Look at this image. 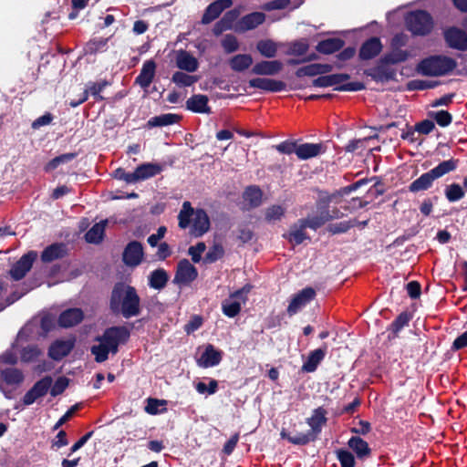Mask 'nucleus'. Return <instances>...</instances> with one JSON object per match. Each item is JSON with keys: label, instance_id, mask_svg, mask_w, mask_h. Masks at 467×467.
Instances as JSON below:
<instances>
[{"label": "nucleus", "instance_id": "obj_15", "mask_svg": "<svg viewBox=\"0 0 467 467\" xmlns=\"http://www.w3.org/2000/svg\"><path fill=\"white\" fill-rule=\"evenodd\" d=\"M389 64H383L379 61V64L373 67L364 70L367 77H370L376 82L385 83L394 80L396 78V70L388 67Z\"/></svg>", "mask_w": 467, "mask_h": 467}, {"label": "nucleus", "instance_id": "obj_40", "mask_svg": "<svg viewBox=\"0 0 467 467\" xmlns=\"http://www.w3.org/2000/svg\"><path fill=\"white\" fill-rule=\"evenodd\" d=\"M265 20V15L262 12H253L241 18L240 25L244 31L256 28Z\"/></svg>", "mask_w": 467, "mask_h": 467}, {"label": "nucleus", "instance_id": "obj_60", "mask_svg": "<svg viewBox=\"0 0 467 467\" xmlns=\"http://www.w3.org/2000/svg\"><path fill=\"white\" fill-rule=\"evenodd\" d=\"M68 383L69 379L67 377L61 376L57 378L55 383L53 385L51 384V388L49 389L50 395L52 397L61 395L67 388Z\"/></svg>", "mask_w": 467, "mask_h": 467}, {"label": "nucleus", "instance_id": "obj_31", "mask_svg": "<svg viewBox=\"0 0 467 467\" xmlns=\"http://www.w3.org/2000/svg\"><path fill=\"white\" fill-rule=\"evenodd\" d=\"M327 351V344L322 348L311 351L307 357L306 361L304 362L301 370L303 372L311 373L317 370L318 365L325 358Z\"/></svg>", "mask_w": 467, "mask_h": 467}, {"label": "nucleus", "instance_id": "obj_55", "mask_svg": "<svg viewBox=\"0 0 467 467\" xmlns=\"http://www.w3.org/2000/svg\"><path fill=\"white\" fill-rule=\"evenodd\" d=\"M285 209L281 205H272L265 212V220L268 223L281 221L285 216Z\"/></svg>", "mask_w": 467, "mask_h": 467}, {"label": "nucleus", "instance_id": "obj_22", "mask_svg": "<svg viewBox=\"0 0 467 467\" xmlns=\"http://www.w3.org/2000/svg\"><path fill=\"white\" fill-rule=\"evenodd\" d=\"M223 359V351L216 349L212 344H208L200 358L197 359V364L201 368L215 367L221 363Z\"/></svg>", "mask_w": 467, "mask_h": 467}, {"label": "nucleus", "instance_id": "obj_25", "mask_svg": "<svg viewBox=\"0 0 467 467\" xmlns=\"http://www.w3.org/2000/svg\"><path fill=\"white\" fill-rule=\"evenodd\" d=\"M163 166L159 163L146 162L139 165L133 171L134 183L150 179L160 174Z\"/></svg>", "mask_w": 467, "mask_h": 467}, {"label": "nucleus", "instance_id": "obj_4", "mask_svg": "<svg viewBox=\"0 0 467 467\" xmlns=\"http://www.w3.org/2000/svg\"><path fill=\"white\" fill-rule=\"evenodd\" d=\"M460 163L459 159L451 158L440 162L437 166L427 172L422 173L409 185V191L416 193L431 189L434 181L454 171Z\"/></svg>", "mask_w": 467, "mask_h": 467}, {"label": "nucleus", "instance_id": "obj_43", "mask_svg": "<svg viewBox=\"0 0 467 467\" xmlns=\"http://www.w3.org/2000/svg\"><path fill=\"white\" fill-rule=\"evenodd\" d=\"M256 49L261 56L266 58H273L277 54L278 46L272 39H262L256 43Z\"/></svg>", "mask_w": 467, "mask_h": 467}, {"label": "nucleus", "instance_id": "obj_7", "mask_svg": "<svg viewBox=\"0 0 467 467\" xmlns=\"http://www.w3.org/2000/svg\"><path fill=\"white\" fill-rule=\"evenodd\" d=\"M407 29L414 36L429 35L434 26L433 18L426 10H415L405 16Z\"/></svg>", "mask_w": 467, "mask_h": 467}, {"label": "nucleus", "instance_id": "obj_48", "mask_svg": "<svg viewBox=\"0 0 467 467\" xmlns=\"http://www.w3.org/2000/svg\"><path fill=\"white\" fill-rule=\"evenodd\" d=\"M464 194L462 187L456 182L446 185L444 189V195L450 202L460 201L464 197Z\"/></svg>", "mask_w": 467, "mask_h": 467}, {"label": "nucleus", "instance_id": "obj_38", "mask_svg": "<svg viewBox=\"0 0 467 467\" xmlns=\"http://www.w3.org/2000/svg\"><path fill=\"white\" fill-rule=\"evenodd\" d=\"M169 281V275L163 268H158L150 273L148 285L155 290L163 289Z\"/></svg>", "mask_w": 467, "mask_h": 467}, {"label": "nucleus", "instance_id": "obj_37", "mask_svg": "<svg viewBox=\"0 0 467 467\" xmlns=\"http://www.w3.org/2000/svg\"><path fill=\"white\" fill-rule=\"evenodd\" d=\"M345 45V41L338 37L321 40L317 43L316 50L321 54L330 55L339 51Z\"/></svg>", "mask_w": 467, "mask_h": 467}, {"label": "nucleus", "instance_id": "obj_2", "mask_svg": "<svg viewBox=\"0 0 467 467\" xmlns=\"http://www.w3.org/2000/svg\"><path fill=\"white\" fill-rule=\"evenodd\" d=\"M130 337V330L125 326H113L106 328L101 336L95 340L99 345L90 348V352L95 357V361L102 363L109 358V354H117L119 345H125Z\"/></svg>", "mask_w": 467, "mask_h": 467}, {"label": "nucleus", "instance_id": "obj_54", "mask_svg": "<svg viewBox=\"0 0 467 467\" xmlns=\"http://www.w3.org/2000/svg\"><path fill=\"white\" fill-rule=\"evenodd\" d=\"M77 155H78V153H76V152H68V153H64L59 156H57L48 161V163L45 167V170H46V171H54L60 164L67 163V162L73 161L77 157Z\"/></svg>", "mask_w": 467, "mask_h": 467}, {"label": "nucleus", "instance_id": "obj_5", "mask_svg": "<svg viewBox=\"0 0 467 467\" xmlns=\"http://www.w3.org/2000/svg\"><path fill=\"white\" fill-rule=\"evenodd\" d=\"M457 67V61L445 55H431L422 58L416 66L418 74L424 77H443Z\"/></svg>", "mask_w": 467, "mask_h": 467}, {"label": "nucleus", "instance_id": "obj_44", "mask_svg": "<svg viewBox=\"0 0 467 467\" xmlns=\"http://www.w3.org/2000/svg\"><path fill=\"white\" fill-rule=\"evenodd\" d=\"M195 210L192 208L190 202L185 201L182 203V208L178 214V225L181 229H186L191 223V218L194 215Z\"/></svg>", "mask_w": 467, "mask_h": 467}, {"label": "nucleus", "instance_id": "obj_23", "mask_svg": "<svg viewBox=\"0 0 467 467\" xmlns=\"http://www.w3.org/2000/svg\"><path fill=\"white\" fill-rule=\"evenodd\" d=\"M249 87L268 92H280L285 89L286 85L282 80L265 78H255L248 81Z\"/></svg>", "mask_w": 467, "mask_h": 467}, {"label": "nucleus", "instance_id": "obj_30", "mask_svg": "<svg viewBox=\"0 0 467 467\" xmlns=\"http://www.w3.org/2000/svg\"><path fill=\"white\" fill-rule=\"evenodd\" d=\"M155 71L156 63L152 59L145 61L140 74L135 78V83L142 88H147L155 77Z\"/></svg>", "mask_w": 467, "mask_h": 467}, {"label": "nucleus", "instance_id": "obj_64", "mask_svg": "<svg viewBox=\"0 0 467 467\" xmlns=\"http://www.w3.org/2000/svg\"><path fill=\"white\" fill-rule=\"evenodd\" d=\"M206 245L203 242H199L195 245L191 246L188 254L192 256L193 263H199L202 259V254L205 251Z\"/></svg>", "mask_w": 467, "mask_h": 467}, {"label": "nucleus", "instance_id": "obj_17", "mask_svg": "<svg viewBox=\"0 0 467 467\" xmlns=\"http://www.w3.org/2000/svg\"><path fill=\"white\" fill-rule=\"evenodd\" d=\"M210 228L211 221L206 211L202 208L196 209L190 231L191 234L194 237H202Z\"/></svg>", "mask_w": 467, "mask_h": 467}, {"label": "nucleus", "instance_id": "obj_1", "mask_svg": "<svg viewBox=\"0 0 467 467\" xmlns=\"http://www.w3.org/2000/svg\"><path fill=\"white\" fill-rule=\"evenodd\" d=\"M109 309L112 314L121 315L127 319L139 316L141 307L136 288L121 282L116 283L109 296Z\"/></svg>", "mask_w": 467, "mask_h": 467}, {"label": "nucleus", "instance_id": "obj_8", "mask_svg": "<svg viewBox=\"0 0 467 467\" xmlns=\"http://www.w3.org/2000/svg\"><path fill=\"white\" fill-rule=\"evenodd\" d=\"M198 277L197 268L188 259L178 262L173 283L180 287L190 285Z\"/></svg>", "mask_w": 467, "mask_h": 467}, {"label": "nucleus", "instance_id": "obj_9", "mask_svg": "<svg viewBox=\"0 0 467 467\" xmlns=\"http://www.w3.org/2000/svg\"><path fill=\"white\" fill-rule=\"evenodd\" d=\"M37 258V253L36 251H29L23 254L21 258L16 262L11 269L9 270L10 276L15 281L23 279L26 274L31 270L34 262Z\"/></svg>", "mask_w": 467, "mask_h": 467}, {"label": "nucleus", "instance_id": "obj_50", "mask_svg": "<svg viewBox=\"0 0 467 467\" xmlns=\"http://www.w3.org/2000/svg\"><path fill=\"white\" fill-rule=\"evenodd\" d=\"M357 223L356 219H351L348 221H343L336 223H330L327 227V231L331 234H345L348 232L351 228L355 227Z\"/></svg>", "mask_w": 467, "mask_h": 467}, {"label": "nucleus", "instance_id": "obj_34", "mask_svg": "<svg viewBox=\"0 0 467 467\" xmlns=\"http://www.w3.org/2000/svg\"><path fill=\"white\" fill-rule=\"evenodd\" d=\"M398 39V36H396L391 43L392 50L389 53L384 54L380 57V62L383 64L395 65L401 62H405L409 57L410 53L407 50H402L399 47H395V42Z\"/></svg>", "mask_w": 467, "mask_h": 467}, {"label": "nucleus", "instance_id": "obj_32", "mask_svg": "<svg viewBox=\"0 0 467 467\" xmlns=\"http://www.w3.org/2000/svg\"><path fill=\"white\" fill-rule=\"evenodd\" d=\"M176 66L181 70L192 73L198 69L199 62L191 53L181 49L176 55Z\"/></svg>", "mask_w": 467, "mask_h": 467}, {"label": "nucleus", "instance_id": "obj_42", "mask_svg": "<svg viewBox=\"0 0 467 467\" xmlns=\"http://www.w3.org/2000/svg\"><path fill=\"white\" fill-rule=\"evenodd\" d=\"M253 61L251 55L238 54L230 58L229 66L235 72H243L252 66Z\"/></svg>", "mask_w": 467, "mask_h": 467}, {"label": "nucleus", "instance_id": "obj_20", "mask_svg": "<svg viewBox=\"0 0 467 467\" xmlns=\"http://www.w3.org/2000/svg\"><path fill=\"white\" fill-rule=\"evenodd\" d=\"M233 5L232 0H216L211 3L202 17V24L208 25L217 19L220 15Z\"/></svg>", "mask_w": 467, "mask_h": 467}, {"label": "nucleus", "instance_id": "obj_10", "mask_svg": "<svg viewBox=\"0 0 467 467\" xmlns=\"http://www.w3.org/2000/svg\"><path fill=\"white\" fill-rule=\"evenodd\" d=\"M53 379L51 376H45L37 380L33 387L28 389L23 397V403L26 406L33 404L37 399L47 395L51 388Z\"/></svg>", "mask_w": 467, "mask_h": 467}, {"label": "nucleus", "instance_id": "obj_51", "mask_svg": "<svg viewBox=\"0 0 467 467\" xmlns=\"http://www.w3.org/2000/svg\"><path fill=\"white\" fill-rule=\"evenodd\" d=\"M335 453L341 467L356 466V457L350 451L341 448L336 450Z\"/></svg>", "mask_w": 467, "mask_h": 467}, {"label": "nucleus", "instance_id": "obj_26", "mask_svg": "<svg viewBox=\"0 0 467 467\" xmlns=\"http://www.w3.org/2000/svg\"><path fill=\"white\" fill-rule=\"evenodd\" d=\"M382 47L380 39L377 36H372L361 45L358 57L361 60L372 59L381 52Z\"/></svg>", "mask_w": 467, "mask_h": 467}, {"label": "nucleus", "instance_id": "obj_28", "mask_svg": "<svg viewBox=\"0 0 467 467\" xmlns=\"http://www.w3.org/2000/svg\"><path fill=\"white\" fill-rule=\"evenodd\" d=\"M283 68V63L279 60H262L252 67L251 72L259 76H275Z\"/></svg>", "mask_w": 467, "mask_h": 467}, {"label": "nucleus", "instance_id": "obj_53", "mask_svg": "<svg viewBox=\"0 0 467 467\" xmlns=\"http://www.w3.org/2000/svg\"><path fill=\"white\" fill-rule=\"evenodd\" d=\"M309 49V45L306 39H299L293 41L289 44L286 55L289 56H303L306 54Z\"/></svg>", "mask_w": 467, "mask_h": 467}, {"label": "nucleus", "instance_id": "obj_59", "mask_svg": "<svg viewBox=\"0 0 467 467\" xmlns=\"http://www.w3.org/2000/svg\"><path fill=\"white\" fill-rule=\"evenodd\" d=\"M222 47L226 54H231L239 49V43L235 36L227 34L222 40Z\"/></svg>", "mask_w": 467, "mask_h": 467}, {"label": "nucleus", "instance_id": "obj_41", "mask_svg": "<svg viewBox=\"0 0 467 467\" xmlns=\"http://www.w3.org/2000/svg\"><path fill=\"white\" fill-rule=\"evenodd\" d=\"M108 221L102 220L95 223L86 234L85 240L88 244H99L103 240Z\"/></svg>", "mask_w": 467, "mask_h": 467}, {"label": "nucleus", "instance_id": "obj_57", "mask_svg": "<svg viewBox=\"0 0 467 467\" xmlns=\"http://www.w3.org/2000/svg\"><path fill=\"white\" fill-rule=\"evenodd\" d=\"M222 311L226 317H234L241 312V304L226 299L222 303Z\"/></svg>", "mask_w": 467, "mask_h": 467}, {"label": "nucleus", "instance_id": "obj_6", "mask_svg": "<svg viewBox=\"0 0 467 467\" xmlns=\"http://www.w3.org/2000/svg\"><path fill=\"white\" fill-rule=\"evenodd\" d=\"M350 78L347 73H337L331 75L320 76L312 81V86L318 88H327L335 86L337 91H360L365 89L362 82L355 81L344 83Z\"/></svg>", "mask_w": 467, "mask_h": 467}, {"label": "nucleus", "instance_id": "obj_16", "mask_svg": "<svg viewBox=\"0 0 467 467\" xmlns=\"http://www.w3.org/2000/svg\"><path fill=\"white\" fill-rule=\"evenodd\" d=\"M75 347V338L57 339L48 348V357L59 361L67 357Z\"/></svg>", "mask_w": 467, "mask_h": 467}, {"label": "nucleus", "instance_id": "obj_11", "mask_svg": "<svg viewBox=\"0 0 467 467\" xmlns=\"http://www.w3.org/2000/svg\"><path fill=\"white\" fill-rule=\"evenodd\" d=\"M443 36L449 47L460 51L467 50V34L462 29L451 26L443 32Z\"/></svg>", "mask_w": 467, "mask_h": 467}, {"label": "nucleus", "instance_id": "obj_62", "mask_svg": "<svg viewBox=\"0 0 467 467\" xmlns=\"http://www.w3.org/2000/svg\"><path fill=\"white\" fill-rule=\"evenodd\" d=\"M297 142L296 140H285L275 146V149L283 154L296 153L297 150Z\"/></svg>", "mask_w": 467, "mask_h": 467}, {"label": "nucleus", "instance_id": "obj_63", "mask_svg": "<svg viewBox=\"0 0 467 467\" xmlns=\"http://www.w3.org/2000/svg\"><path fill=\"white\" fill-rule=\"evenodd\" d=\"M433 118L437 124L443 128L449 126L452 121L451 114L446 110H439L433 113Z\"/></svg>", "mask_w": 467, "mask_h": 467}, {"label": "nucleus", "instance_id": "obj_33", "mask_svg": "<svg viewBox=\"0 0 467 467\" xmlns=\"http://www.w3.org/2000/svg\"><path fill=\"white\" fill-rule=\"evenodd\" d=\"M209 99L203 94H194L186 101V109L194 113H211Z\"/></svg>", "mask_w": 467, "mask_h": 467}, {"label": "nucleus", "instance_id": "obj_39", "mask_svg": "<svg viewBox=\"0 0 467 467\" xmlns=\"http://www.w3.org/2000/svg\"><path fill=\"white\" fill-rule=\"evenodd\" d=\"M182 119V116L173 113H165L150 118L147 121V128L164 127L178 123Z\"/></svg>", "mask_w": 467, "mask_h": 467}, {"label": "nucleus", "instance_id": "obj_56", "mask_svg": "<svg viewBox=\"0 0 467 467\" xmlns=\"http://www.w3.org/2000/svg\"><path fill=\"white\" fill-rule=\"evenodd\" d=\"M378 138V135L375 134L373 136H368L362 139H354L348 141V143L344 147L345 152L353 153L358 150H364L366 148V142Z\"/></svg>", "mask_w": 467, "mask_h": 467}, {"label": "nucleus", "instance_id": "obj_45", "mask_svg": "<svg viewBox=\"0 0 467 467\" xmlns=\"http://www.w3.org/2000/svg\"><path fill=\"white\" fill-rule=\"evenodd\" d=\"M43 354L37 345H27L20 351V358L24 363L35 362Z\"/></svg>", "mask_w": 467, "mask_h": 467}, {"label": "nucleus", "instance_id": "obj_29", "mask_svg": "<svg viewBox=\"0 0 467 467\" xmlns=\"http://www.w3.org/2000/svg\"><path fill=\"white\" fill-rule=\"evenodd\" d=\"M327 150V146L320 143H302L298 144L296 156L299 160H308L317 157Z\"/></svg>", "mask_w": 467, "mask_h": 467}, {"label": "nucleus", "instance_id": "obj_46", "mask_svg": "<svg viewBox=\"0 0 467 467\" xmlns=\"http://www.w3.org/2000/svg\"><path fill=\"white\" fill-rule=\"evenodd\" d=\"M4 381L8 385H17L24 380L22 371L16 368H7L1 371Z\"/></svg>", "mask_w": 467, "mask_h": 467}, {"label": "nucleus", "instance_id": "obj_27", "mask_svg": "<svg viewBox=\"0 0 467 467\" xmlns=\"http://www.w3.org/2000/svg\"><path fill=\"white\" fill-rule=\"evenodd\" d=\"M67 255V246L64 243H54L47 246L41 253V261L43 263H51L55 260L62 259Z\"/></svg>", "mask_w": 467, "mask_h": 467}, {"label": "nucleus", "instance_id": "obj_19", "mask_svg": "<svg viewBox=\"0 0 467 467\" xmlns=\"http://www.w3.org/2000/svg\"><path fill=\"white\" fill-rule=\"evenodd\" d=\"M347 445L358 461H366L372 455V450L369 444L359 436L350 437Z\"/></svg>", "mask_w": 467, "mask_h": 467}, {"label": "nucleus", "instance_id": "obj_49", "mask_svg": "<svg viewBox=\"0 0 467 467\" xmlns=\"http://www.w3.org/2000/svg\"><path fill=\"white\" fill-rule=\"evenodd\" d=\"M439 85H440V81H437V80L413 79V80H410L407 83L406 88L409 91L425 90V89L434 88Z\"/></svg>", "mask_w": 467, "mask_h": 467}, {"label": "nucleus", "instance_id": "obj_58", "mask_svg": "<svg viewBox=\"0 0 467 467\" xmlns=\"http://www.w3.org/2000/svg\"><path fill=\"white\" fill-rule=\"evenodd\" d=\"M224 254L223 247L221 244H213L204 256V262L213 264L221 259Z\"/></svg>", "mask_w": 467, "mask_h": 467}, {"label": "nucleus", "instance_id": "obj_36", "mask_svg": "<svg viewBox=\"0 0 467 467\" xmlns=\"http://www.w3.org/2000/svg\"><path fill=\"white\" fill-rule=\"evenodd\" d=\"M243 199L248 209L257 208L262 204L263 192L258 186L250 185L244 189Z\"/></svg>", "mask_w": 467, "mask_h": 467}, {"label": "nucleus", "instance_id": "obj_61", "mask_svg": "<svg viewBox=\"0 0 467 467\" xmlns=\"http://www.w3.org/2000/svg\"><path fill=\"white\" fill-rule=\"evenodd\" d=\"M203 324V318L200 315H193L191 319L184 325V331L187 335L198 330Z\"/></svg>", "mask_w": 467, "mask_h": 467}, {"label": "nucleus", "instance_id": "obj_52", "mask_svg": "<svg viewBox=\"0 0 467 467\" xmlns=\"http://www.w3.org/2000/svg\"><path fill=\"white\" fill-rule=\"evenodd\" d=\"M171 81L178 87H191L198 81V78L182 71H176L171 77Z\"/></svg>", "mask_w": 467, "mask_h": 467}, {"label": "nucleus", "instance_id": "obj_35", "mask_svg": "<svg viewBox=\"0 0 467 467\" xmlns=\"http://www.w3.org/2000/svg\"><path fill=\"white\" fill-rule=\"evenodd\" d=\"M413 316L410 312L403 311L401 312L389 325L388 327V331L391 334L389 335V338H396L399 337L400 332L405 327L409 326L410 321L412 319Z\"/></svg>", "mask_w": 467, "mask_h": 467}, {"label": "nucleus", "instance_id": "obj_3", "mask_svg": "<svg viewBox=\"0 0 467 467\" xmlns=\"http://www.w3.org/2000/svg\"><path fill=\"white\" fill-rule=\"evenodd\" d=\"M327 410L320 406L313 410L311 416L306 420V424L310 427L307 432H299L292 436L283 430L280 435L283 439L287 440L294 445L304 446L311 441H315L318 438L323 427L327 425Z\"/></svg>", "mask_w": 467, "mask_h": 467}, {"label": "nucleus", "instance_id": "obj_47", "mask_svg": "<svg viewBox=\"0 0 467 467\" xmlns=\"http://www.w3.org/2000/svg\"><path fill=\"white\" fill-rule=\"evenodd\" d=\"M109 38L94 37L90 39L84 47L85 53L89 55L97 54L106 50Z\"/></svg>", "mask_w": 467, "mask_h": 467}, {"label": "nucleus", "instance_id": "obj_18", "mask_svg": "<svg viewBox=\"0 0 467 467\" xmlns=\"http://www.w3.org/2000/svg\"><path fill=\"white\" fill-rule=\"evenodd\" d=\"M306 228L307 227L302 219H299L294 223L290 226L289 231L284 234L282 236L293 245H299L306 240H311L310 236L306 233Z\"/></svg>", "mask_w": 467, "mask_h": 467}, {"label": "nucleus", "instance_id": "obj_14", "mask_svg": "<svg viewBox=\"0 0 467 467\" xmlns=\"http://www.w3.org/2000/svg\"><path fill=\"white\" fill-rule=\"evenodd\" d=\"M109 85V82L107 80H102L99 82H88V88L83 91L78 99H71L68 102V105L71 108H76L80 104L87 101L88 99V95L90 94L97 100H102L104 98L100 96V92L104 90L106 87Z\"/></svg>", "mask_w": 467, "mask_h": 467}, {"label": "nucleus", "instance_id": "obj_12", "mask_svg": "<svg viewBox=\"0 0 467 467\" xmlns=\"http://www.w3.org/2000/svg\"><path fill=\"white\" fill-rule=\"evenodd\" d=\"M143 245L139 241L130 242L124 248L122 261L128 266H137L143 259Z\"/></svg>", "mask_w": 467, "mask_h": 467}, {"label": "nucleus", "instance_id": "obj_13", "mask_svg": "<svg viewBox=\"0 0 467 467\" xmlns=\"http://www.w3.org/2000/svg\"><path fill=\"white\" fill-rule=\"evenodd\" d=\"M316 296V291L312 287H306L296 294L291 299L287 313L289 316L296 315L302 307L311 302Z\"/></svg>", "mask_w": 467, "mask_h": 467}, {"label": "nucleus", "instance_id": "obj_24", "mask_svg": "<svg viewBox=\"0 0 467 467\" xmlns=\"http://www.w3.org/2000/svg\"><path fill=\"white\" fill-rule=\"evenodd\" d=\"M83 318L84 313L80 308H67L60 313L57 324L60 327L68 328L81 323Z\"/></svg>", "mask_w": 467, "mask_h": 467}, {"label": "nucleus", "instance_id": "obj_21", "mask_svg": "<svg viewBox=\"0 0 467 467\" xmlns=\"http://www.w3.org/2000/svg\"><path fill=\"white\" fill-rule=\"evenodd\" d=\"M339 211L335 210L331 214L329 211L326 208L317 215L307 216L306 218H301L307 228H310L314 231L322 227L327 222H329L333 219L339 218Z\"/></svg>", "mask_w": 467, "mask_h": 467}]
</instances>
